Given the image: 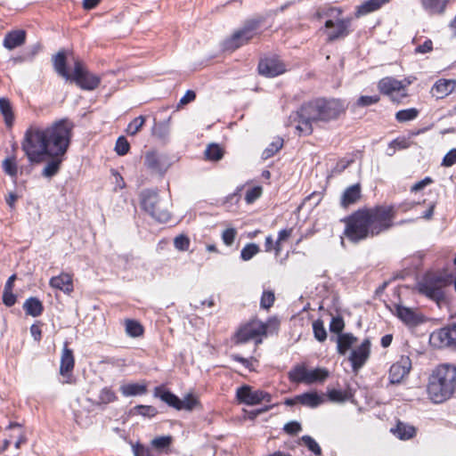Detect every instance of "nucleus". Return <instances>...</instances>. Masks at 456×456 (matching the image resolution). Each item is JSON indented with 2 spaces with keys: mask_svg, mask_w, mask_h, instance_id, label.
Returning <instances> with one entry per match:
<instances>
[{
  "mask_svg": "<svg viewBox=\"0 0 456 456\" xmlns=\"http://www.w3.org/2000/svg\"><path fill=\"white\" fill-rule=\"evenodd\" d=\"M341 11L335 7H322L320 8L316 12V17L318 19L325 18L327 19L325 21V27L330 28H333L335 22L338 20H340Z\"/></svg>",
  "mask_w": 456,
  "mask_h": 456,
  "instance_id": "nucleus-27",
  "label": "nucleus"
},
{
  "mask_svg": "<svg viewBox=\"0 0 456 456\" xmlns=\"http://www.w3.org/2000/svg\"><path fill=\"white\" fill-rule=\"evenodd\" d=\"M4 171L12 177L17 175V164L14 159H5L3 161Z\"/></svg>",
  "mask_w": 456,
  "mask_h": 456,
  "instance_id": "nucleus-52",
  "label": "nucleus"
},
{
  "mask_svg": "<svg viewBox=\"0 0 456 456\" xmlns=\"http://www.w3.org/2000/svg\"><path fill=\"white\" fill-rule=\"evenodd\" d=\"M418 115L419 110L416 108H410L397 111L395 114V118L398 122L403 123L414 120Z\"/></svg>",
  "mask_w": 456,
  "mask_h": 456,
  "instance_id": "nucleus-38",
  "label": "nucleus"
},
{
  "mask_svg": "<svg viewBox=\"0 0 456 456\" xmlns=\"http://www.w3.org/2000/svg\"><path fill=\"white\" fill-rule=\"evenodd\" d=\"M118 396L116 393L108 387H102L98 394L96 400L97 404H108L117 401Z\"/></svg>",
  "mask_w": 456,
  "mask_h": 456,
  "instance_id": "nucleus-36",
  "label": "nucleus"
},
{
  "mask_svg": "<svg viewBox=\"0 0 456 456\" xmlns=\"http://www.w3.org/2000/svg\"><path fill=\"white\" fill-rule=\"evenodd\" d=\"M145 123V118L143 116H139L134 118L126 127V134L128 135H135L142 127Z\"/></svg>",
  "mask_w": 456,
  "mask_h": 456,
  "instance_id": "nucleus-42",
  "label": "nucleus"
},
{
  "mask_svg": "<svg viewBox=\"0 0 456 456\" xmlns=\"http://www.w3.org/2000/svg\"><path fill=\"white\" fill-rule=\"evenodd\" d=\"M134 411L143 417H154L158 411L155 407L151 405H137L134 408Z\"/></svg>",
  "mask_w": 456,
  "mask_h": 456,
  "instance_id": "nucleus-49",
  "label": "nucleus"
},
{
  "mask_svg": "<svg viewBox=\"0 0 456 456\" xmlns=\"http://www.w3.org/2000/svg\"><path fill=\"white\" fill-rule=\"evenodd\" d=\"M433 183L432 178L427 176L424 179L417 182L411 187V192H418L422 191L424 188H426L428 185L431 184Z\"/></svg>",
  "mask_w": 456,
  "mask_h": 456,
  "instance_id": "nucleus-58",
  "label": "nucleus"
},
{
  "mask_svg": "<svg viewBox=\"0 0 456 456\" xmlns=\"http://www.w3.org/2000/svg\"><path fill=\"white\" fill-rule=\"evenodd\" d=\"M373 224H385L393 217V208L388 206H378L370 208Z\"/></svg>",
  "mask_w": 456,
  "mask_h": 456,
  "instance_id": "nucleus-26",
  "label": "nucleus"
},
{
  "mask_svg": "<svg viewBox=\"0 0 456 456\" xmlns=\"http://www.w3.org/2000/svg\"><path fill=\"white\" fill-rule=\"evenodd\" d=\"M370 343L365 339L360 346L354 349L349 356L353 370L357 371L365 363L370 355Z\"/></svg>",
  "mask_w": 456,
  "mask_h": 456,
  "instance_id": "nucleus-16",
  "label": "nucleus"
},
{
  "mask_svg": "<svg viewBox=\"0 0 456 456\" xmlns=\"http://www.w3.org/2000/svg\"><path fill=\"white\" fill-rule=\"evenodd\" d=\"M267 324L258 321L252 320L243 325L236 334L237 343H245L249 340H256V343L261 342V337L266 333Z\"/></svg>",
  "mask_w": 456,
  "mask_h": 456,
  "instance_id": "nucleus-10",
  "label": "nucleus"
},
{
  "mask_svg": "<svg viewBox=\"0 0 456 456\" xmlns=\"http://www.w3.org/2000/svg\"><path fill=\"white\" fill-rule=\"evenodd\" d=\"M53 67L55 71L66 80L71 78V75L66 69V57L64 53L59 52L53 57Z\"/></svg>",
  "mask_w": 456,
  "mask_h": 456,
  "instance_id": "nucleus-34",
  "label": "nucleus"
},
{
  "mask_svg": "<svg viewBox=\"0 0 456 456\" xmlns=\"http://www.w3.org/2000/svg\"><path fill=\"white\" fill-rule=\"evenodd\" d=\"M448 282V280L441 276L428 274L418 282L416 289L419 293L439 304L444 297L443 289Z\"/></svg>",
  "mask_w": 456,
  "mask_h": 456,
  "instance_id": "nucleus-5",
  "label": "nucleus"
},
{
  "mask_svg": "<svg viewBox=\"0 0 456 456\" xmlns=\"http://www.w3.org/2000/svg\"><path fill=\"white\" fill-rule=\"evenodd\" d=\"M75 360L72 351L68 348L67 343L64 344L60 364V374L63 377H69L74 368Z\"/></svg>",
  "mask_w": 456,
  "mask_h": 456,
  "instance_id": "nucleus-22",
  "label": "nucleus"
},
{
  "mask_svg": "<svg viewBox=\"0 0 456 456\" xmlns=\"http://www.w3.org/2000/svg\"><path fill=\"white\" fill-rule=\"evenodd\" d=\"M433 50V42L430 39H427L423 44L418 45L415 48V53L425 54L430 53Z\"/></svg>",
  "mask_w": 456,
  "mask_h": 456,
  "instance_id": "nucleus-61",
  "label": "nucleus"
},
{
  "mask_svg": "<svg viewBox=\"0 0 456 456\" xmlns=\"http://www.w3.org/2000/svg\"><path fill=\"white\" fill-rule=\"evenodd\" d=\"M391 432L400 440H409L416 435V428L410 424L398 421L396 426L391 428Z\"/></svg>",
  "mask_w": 456,
  "mask_h": 456,
  "instance_id": "nucleus-30",
  "label": "nucleus"
},
{
  "mask_svg": "<svg viewBox=\"0 0 456 456\" xmlns=\"http://www.w3.org/2000/svg\"><path fill=\"white\" fill-rule=\"evenodd\" d=\"M302 443L315 455H321L322 449L318 443L310 436H304L301 438Z\"/></svg>",
  "mask_w": 456,
  "mask_h": 456,
  "instance_id": "nucleus-45",
  "label": "nucleus"
},
{
  "mask_svg": "<svg viewBox=\"0 0 456 456\" xmlns=\"http://www.w3.org/2000/svg\"><path fill=\"white\" fill-rule=\"evenodd\" d=\"M328 396L332 402L342 403L346 400V395L341 390L332 389L329 391Z\"/></svg>",
  "mask_w": 456,
  "mask_h": 456,
  "instance_id": "nucleus-60",
  "label": "nucleus"
},
{
  "mask_svg": "<svg viewBox=\"0 0 456 456\" xmlns=\"http://www.w3.org/2000/svg\"><path fill=\"white\" fill-rule=\"evenodd\" d=\"M361 195L360 183L353 184L344 191L340 199V205L343 208H347L348 206L356 203L361 199Z\"/></svg>",
  "mask_w": 456,
  "mask_h": 456,
  "instance_id": "nucleus-25",
  "label": "nucleus"
},
{
  "mask_svg": "<svg viewBox=\"0 0 456 456\" xmlns=\"http://www.w3.org/2000/svg\"><path fill=\"white\" fill-rule=\"evenodd\" d=\"M154 395L176 410L192 411L200 406L198 397L193 394H187L183 399H180L171 392L157 387Z\"/></svg>",
  "mask_w": 456,
  "mask_h": 456,
  "instance_id": "nucleus-7",
  "label": "nucleus"
},
{
  "mask_svg": "<svg viewBox=\"0 0 456 456\" xmlns=\"http://www.w3.org/2000/svg\"><path fill=\"white\" fill-rule=\"evenodd\" d=\"M237 399L247 405H256L261 402H271V395L262 390H255L249 386H243L237 389Z\"/></svg>",
  "mask_w": 456,
  "mask_h": 456,
  "instance_id": "nucleus-12",
  "label": "nucleus"
},
{
  "mask_svg": "<svg viewBox=\"0 0 456 456\" xmlns=\"http://www.w3.org/2000/svg\"><path fill=\"white\" fill-rule=\"evenodd\" d=\"M3 301L5 305L12 306L16 302V296L12 293V290H4L3 294Z\"/></svg>",
  "mask_w": 456,
  "mask_h": 456,
  "instance_id": "nucleus-62",
  "label": "nucleus"
},
{
  "mask_svg": "<svg viewBox=\"0 0 456 456\" xmlns=\"http://www.w3.org/2000/svg\"><path fill=\"white\" fill-rule=\"evenodd\" d=\"M329 370L324 368L309 370L303 364H298L289 372V379L295 383H305L311 385L322 383L329 377Z\"/></svg>",
  "mask_w": 456,
  "mask_h": 456,
  "instance_id": "nucleus-6",
  "label": "nucleus"
},
{
  "mask_svg": "<svg viewBox=\"0 0 456 456\" xmlns=\"http://www.w3.org/2000/svg\"><path fill=\"white\" fill-rule=\"evenodd\" d=\"M345 110V103L338 99L318 98L303 104L289 119L296 123L298 135H308L314 130V124L336 119Z\"/></svg>",
  "mask_w": 456,
  "mask_h": 456,
  "instance_id": "nucleus-2",
  "label": "nucleus"
},
{
  "mask_svg": "<svg viewBox=\"0 0 456 456\" xmlns=\"http://www.w3.org/2000/svg\"><path fill=\"white\" fill-rule=\"evenodd\" d=\"M223 150L217 144H209L205 150V156L209 160L217 161L223 158Z\"/></svg>",
  "mask_w": 456,
  "mask_h": 456,
  "instance_id": "nucleus-40",
  "label": "nucleus"
},
{
  "mask_svg": "<svg viewBox=\"0 0 456 456\" xmlns=\"http://www.w3.org/2000/svg\"><path fill=\"white\" fill-rule=\"evenodd\" d=\"M356 338L351 334H342L338 338V351L345 354L346 351L355 343Z\"/></svg>",
  "mask_w": 456,
  "mask_h": 456,
  "instance_id": "nucleus-37",
  "label": "nucleus"
},
{
  "mask_svg": "<svg viewBox=\"0 0 456 456\" xmlns=\"http://www.w3.org/2000/svg\"><path fill=\"white\" fill-rule=\"evenodd\" d=\"M148 385L145 381L138 383L124 382L119 386V391L125 397L142 395L147 393Z\"/></svg>",
  "mask_w": 456,
  "mask_h": 456,
  "instance_id": "nucleus-20",
  "label": "nucleus"
},
{
  "mask_svg": "<svg viewBox=\"0 0 456 456\" xmlns=\"http://www.w3.org/2000/svg\"><path fill=\"white\" fill-rule=\"evenodd\" d=\"M429 342L434 347L444 348L456 344V327H445L431 333Z\"/></svg>",
  "mask_w": 456,
  "mask_h": 456,
  "instance_id": "nucleus-13",
  "label": "nucleus"
},
{
  "mask_svg": "<svg viewBox=\"0 0 456 456\" xmlns=\"http://www.w3.org/2000/svg\"><path fill=\"white\" fill-rule=\"evenodd\" d=\"M322 200V194L320 192H313L308 197H306L304 202L301 204L300 208L305 206L309 203L310 207L317 206Z\"/></svg>",
  "mask_w": 456,
  "mask_h": 456,
  "instance_id": "nucleus-57",
  "label": "nucleus"
},
{
  "mask_svg": "<svg viewBox=\"0 0 456 456\" xmlns=\"http://www.w3.org/2000/svg\"><path fill=\"white\" fill-rule=\"evenodd\" d=\"M49 284L53 289H59L68 295L70 294L74 289L72 276L67 273H61L57 276L52 277Z\"/></svg>",
  "mask_w": 456,
  "mask_h": 456,
  "instance_id": "nucleus-19",
  "label": "nucleus"
},
{
  "mask_svg": "<svg viewBox=\"0 0 456 456\" xmlns=\"http://www.w3.org/2000/svg\"><path fill=\"white\" fill-rule=\"evenodd\" d=\"M297 401L305 407L316 408L322 404L325 399L323 395H319L317 392H306L298 395Z\"/></svg>",
  "mask_w": 456,
  "mask_h": 456,
  "instance_id": "nucleus-29",
  "label": "nucleus"
},
{
  "mask_svg": "<svg viewBox=\"0 0 456 456\" xmlns=\"http://www.w3.org/2000/svg\"><path fill=\"white\" fill-rule=\"evenodd\" d=\"M175 248L179 251H186L190 247V239L184 234H180L174 240Z\"/></svg>",
  "mask_w": 456,
  "mask_h": 456,
  "instance_id": "nucleus-48",
  "label": "nucleus"
},
{
  "mask_svg": "<svg viewBox=\"0 0 456 456\" xmlns=\"http://www.w3.org/2000/svg\"><path fill=\"white\" fill-rule=\"evenodd\" d=\"M258 22L256 20L249 21L245 26L232 34V36L227 38L224 42V49L233 51L244 44H247L256 35Z\"/></svg>",
  "mask_w": 456,
  "mask_h": 456,
  "instance_id": "nucleus-9",
  "label": "nucleus"
},
{
  "mask_svg": "<svg viewBox=\"0 0 456 456\" xmlns=\"http://www.w3.org/2000/svg\"><path fill=\"white\" fill-rule=\"evenodd\" d=\"M283 145V140L281 138H276L272 142L269 146L263 151L262 157L266 159L273 157L277 151H279Z\"/></svg>",
  "mask_w": 456,
  "mask_h": 456,
  "instance_id": "nucleus-41",
  "label": "nucleus"
},
{
  "mask_svg": "<svg viewBox=\"0 0 456 456\" xmlns=\"http://www.w3.org/2000/svg\"><path fill=\"white\" fill-rule=\"evenodd\" d=\"M130 145L127 140L124 136L118 138L116 142L115 151L118 155L124 156L129 151Z\"/></svg>",
  "mask_w": 456,
  "mask_h": 456,
  "instance_id": "nucleus-50",
  "label": "nucleus"
},
{
  "mask_svg": "<svg viewBox=\"0 0 456 456\" xmlns=\"http://www.w3.org/2000/svg\"><path fill=\"white\" fill-rule=\"evenodd\" d=\"M456 163V148L452 149L444 157L442 165L444 167H452Z\"/></svg>",
  "mask_w": 456,
  "mask_h": 456,
  "instance_id": "nucleus-59",
  "label": "nucleus"
},
{
  "mask_svg": "<svg viewBox=\"0 0 456 456\" xmlns=\"http://www.w3.org/2000/svg\"><path fill=\"white\" fill-rule=\"evenodd\" d=\"M262 194V188L260 186H256L248 190L245 196V200L248 204L253 203L256 199H258Z\"/></svg>",
  "mask_w": 456,
  "mask_h": 456,
  "instance_id": "nucleus-55",
  "label": "nucleus"
},
{
  "mask_svg": "<svg viewBox=\"0 0 456 456\" xmlns=\"http://www.w3.org/2000/svg\"><path fill=\"white\" fill-rule=\"evenodd\" d=\"M70 79L85 90L95 89L101 81L99 77L89 73L80 61H75L74 72Z\"/></svg>",
  "mask_w": 456,
  "mask_h": 456,
  "instance_id": "nucleus-11",
  "label": "nucleus"
},
{
  "mask_svg": "<svg viewBox=\"0 0 456 456\" xmlns=\"http://www.w3.org/2000/svg\"><path fill=\"white\" fill-rule=\"evenodd\" d=\"M344 328V322L341 318H333L330 329L332 332L339 333Z\"/></svg>",
  "mask_w": 456,
  "mask_h": 456,
  "instance_id": "nucleus-63",
  "label": "nucleus"
},
{
  "mask_svg": "<svg viewBox=\"0 0 456 456\" xmlns=\"http://www.w3.org/2000/svg\"><path fill=\"white\" fill-rule=\"evenodd\" d=\"M449 0H420L422 9L429 15L444 13Z\"/></svg>",
  "mask_w": 456,
  "mask_h": 456,
  "instance_id": "nucleus-24",
  "label": "nucleus"
},
{
  "mask_svg": "<svg viewBox=\"0 0 456 456\" xmlns=\"http://www.w3.org/2000/svg\"><path fill=\"white\" fill-rule=\"evenodd\" d=\"M379 101V96L377 94L370 95V96L363 95L358 99L356 104L359 107H367V106L372 105L374 103H377Z\"/></svg>",
  "mask_w": 456,
  "mask_h": 456,
  "instance_id": "nucleus-54",
  "label": "nucleus"
},
{
  "mask_svg": "<svg viewBox=\"0 0 456 456\" xmlns=\"http://www.w3.org/2000/svg\"><path fill=\"white\" fill-rule=\"evenodd\" d=\"M274 302V294L272 291H264L261 297V306L263 308H269L273 305Z\"/></svg>",
  "mask_w": 456,
  "mask_h": 456,
  "instance_id": "nucleus-56",
  "label": "nucleus"
},
{
  "mask_svg": "<svg viewBox=\"0 0 456 456\" xmlns=\"http://www.w3.org/2000/svg\"><path fill=\"white\" fill-rule=\"evenodd\" d=\"M0 112L4 117L5 125L11 127L14 121V114L11 102L7 98H0Z\"/></svg>",
  "mask_w": 456,
  "mask_h": 456,
  "instance_id": "nucleus-33",
  "label": "nucleus"
},
{
  "mask_svg": "<svg viewBox=\"0 0 456 456\" xmlns=\"http://www.w3.org/2000/svg\"><path fill=\"white\" fill-rule=\"evenodd\" d=\"M390 0H367L358 6L356 15L362 16L379 10Z\"/></svg>",
  "mask_w": 456,
  "mask_h": 456,
  "instance_id": "nucleus-31",
  "label": "nucleus"
},
{
  "mask_svg": "<svg viewBox=\"0 0 456 456\" xmlns=\"http://www.w3.org/2000/svg\"><path fill=\"white\" fill-rule=\"evenodd\" d=\"M26 41V32L24 30H12L8 32L3 42V45L8 50H13L22 45Z\"/></svg>",
  "mask_w": 456,
  "mask_h": 456,
  "instance_id": "nucleus-23",
  "label": "nucleus"
},
{
  "mask_svg": "<svg viewBox=\"0 0 456 456\" xmlns=\"http://www.w3.org/2000/svg\"><path fill=\"white\" fill-rule=\"evenodd\" d=\"M258 247L256 244H248L242 248L240 256L244 261H248L258 252Z\"/></svg>",
  "mask_w": 456,
  "mask_h": 456,
  "instance_id": "nucleus-51",
  "label": "nucleus"
},
{
  "mask_svg": "<svg viewBox=\"0 0 456 456\" xmlns=\"http://www.w3.org/2000/svg\"><path fill=\"white\" fill-rule=\"evenodd\" d=\"M171 443H172V436H159V437L154 438L151 441V445L155 449L161 451V450H164V449L169 447Z\"/></svg>",
  "mask_w": 456,
  "mask_h": 456,
  "instance_id": "nucleus-44",
  "label": "nucleus"
},
{
  "mask_svg": "<svg viewBox=\"0 0 456 456\" xmlns=\"http://www.w3.org/2000/svg\"><path fill=\"white\" fill-rule=\"evenodd\" d=\"M369 236V230H344L340 235V242L342 247L346 248L347 244H356Z\"/></svg>",
  "mask_w": 456,
  "mask_h": 456,
  "instance_id": "nucleus-21",
  "label": "nucleus"
},
{
  "mask_svg": "<svg viewBox=\"0 0 456 456\" xmlns=\"http://www.w3.org/2000/svg\"><path fill=\"white\" fill-rule=\"evenodd\" d=\"M370 225L373 222L370 208H362L349 216L346 228H368Z\"/></svg>",
  "mask_w": 456,
  "mask_h": 456,
  "instance_id": "nucleus-17",
  "label": "nucleus"
},
{
  "mask_svg": "<svg viewBox=\"0 0 456 456\" xmlns=\"http://www.w3.org/2000/svg\"><path fill=\"white\" fill-rule=\"evenodd\" d=\"M411 369V361L410 357L403 355L400 359L392 364L388 373V379L391 384L401 383L409 374Z\"/></svg>",
  "mask_w": 456,
  "mask_h": 456,
  "instance_id": "nucleus-14",
  "label": "nucleus"
},
{
  "mask_svg": "<svg viewBox=\"0 0 456 456\" xmlns=\"http://www.w3.org/2000/svg\"><path fill=\"white\" fill-rule=\"evenodd\" d=\"M72 128L70 121L61 119L45 127L33 125L26 130L21 149L28 161L40 163L45 157L51 158L42 170L43 176L51 178L59 172L70 143Z\"/></svg>",
  "mask_w": 456,
  "mask_h": 456,
  "instance_id": "nucleus-1",
  "label": "nucleus"
},
{
  "mask_svg": "<svg viewBox=\"0 0 456 456\" xmlns=\"http://www.w3.org/2000/svg\"><path fill=\"white\" fill-rule=\"evenodd\" d=\"M411 84L409 80H397L391 77L382 78L379 82V91L389 96L394 102H400L407 96V86Z\"/></svg>",
  "mask_w": 456,
  "mask_h": 456,
  "instance_id": "nucleus-8",
  "label": "nucleus"
},
{
  "mask_svg": "<svg viewBox=\"0 0 456 456\" xmlns=\"http://www.w3.org/2000/svg\"><path fill=\"white\" fill-rule=\"evenodd\" d=\"M407 147H408V144L405 142V140L395 139L389 143V146L387 151V154L388 156H392L395 154L396 149H405Z\"/></svg>",
  "mask_w": 456,
  "mask_h": 456,
  "instance_id": "nucleus-53",
  "label": "nucleus"
},
{
  "mask_svg": "<svg viewBox=\"0 0 456 456\" xmlns=\"http://www.w3.org/2000/svg\"><path fill=\"white\" fill-rule=\"evenodd\" d=\"M456 387V368L450 364L437 366L428 379V395L435 403L451 398Z\"/></svg>",
  "mask_w": 456,
  "mask_h": 456,
  "instance_id": "nucleus-3",
  "label": "nucleus"
},
{
  "mask_svg": "<svg viewBox=\"0 0 456 456\" xmlns=\"http://www.w3.org/2000/svg\"><path fill=\"white\" fill-rule=\"evenodd\" d=\"M313 330H314V337L317 340L322 342L326 339L327 333L324 329L322 322H321L319 320L314 321L313 323Z\"/></svg>",
  "mask_w": 456,
  "mask_h": 456,
  "instance_id": "nucleus-47",
  "label": "nucleus"
},
{
  "mask_svg": "<svg viewBox=\"0 0 456 456\" xmlns=\"http://www.w3.org/2000/svg\"><path fill=\"white\" fill-rule=\"evenodd\" d=\"M284 430L288 434H297L301 430V425L297 421H290L284 426Z\"/></svg>",
  "mask_w": 456,
  "mask_h": 456,
  "instance_id": "nucleus-64",
  "label": "nucleus"
},
{
  "mask_svg": "<svg viewBox=\"0 0 456 456\" xmlns=\"http://www.w3.org/2000/svg\"><path fill=\"white\" fill-rule=\"evenodd\" d=\"M23 308L28 315L33 317L39 316L44 309L41 301L37 297L28 298L23 304Z\"/></svg>",
  "mask_w": 456,
  "mask_h": 456,
  "instance_id": "nucleus-32",
  "label": "nucleus"
},
{
  "mask_svg": "<svg viewBox=\"0 0 456 456\" xmlns=\"http://www.w3.org/2000/svg\"><path fill=\"white\" fill-rule=\"evenodd\" d=\"M395 314L409 326H415L422 322V316L416 310L403 305H396Z\"/></svg>",
  "mask_w": 456,
  "mask_h": 456,
  "instance_id": "nucleus-18",
  "label": "nucleus"
},
{
  "mask_svg": "<svg viewBox=\"0 0 456 456\" xmlns=\"http://www.w3.org/2000/svg\"><path fill=\"white\" fill-rule=\"evenodd\" d=\"M284 64L275 57L262 59L258 64V71L267 77H273L285 72Z\"/></svg>",
  "mask_w": 456,
  "mask_h": 456,
  "instance_id": "nucleus-15",
  "label": "nucleus"
},
{
  "mask_svg": "<svg viewBox=\"0 0 456 456\" xmlns=\"http://www.w3.org/2000/svg\"><path fill=\"white\" fill-rule=\"evenodd\" d=\"M456 88V80L439 79L432 87L434 94L437 98H444L453 92Z\"/></svg>",
  "mask_w": 456,
  "mask_h": 456,
  "instance_id": "nucleus-28",
  "label": "nucleus"
},
{
  "mask_svg": "<svg viewBox=\"0 0 456 456\" xmlns=\"http://www.w3.org/2000/svg\"><path fill=\"white\" fill-rule=\"evenodd\" d=\"M141 206L144 211L160 223L167 222L170 218L168 210L164 207L157 191L143 190L140 194Z\"/></svg>",
  "mask_w": 456,
  "mask_h": 456,
  "instance_id": "nucleus-4",
  "label": "nucleus"
},
{
  "mask_svg": "<svg viewBox=\"0 0 456 456\" xmlns=\"http://www.w3.org/2000/svg\"><path fill=\"white\" fill-rule=\"evenodd\" d=\"M170 133V118L158 124L153 129V134L159 138L165 139Z\"/></svg>",
  "mask_w": 456,
  "mask_h": 456,
  "instance_id": "nucleus-43",
  "label": "nucleus"
},
{
  "mask_svg": "<svg viewBox=\"0 0 456 456\" xmlns=\"http://www.w3.org/2000/svg\"><path fill=\"white\" fill-rule=\"evenodd\" d=\"M349 24V20H338L333 26L335 29L329 32V40L333 41L339 37H346L348 34Z\"/></svg>",
  "mask_w": 456,
  "mask_h": 456,
  "instance_id": "nucleus-35",
  "label": "nucleus"
},
{
  "mask_svg": "<svg viewBox=\"0 0 456 456\" xmlns=\"http://www.w3.org/2000/svg\"><path fill=\"white\" fill-rule=\"evenodd\" d=\"M144 164L148 168L153 171H158L159 169V157L155 152L146 153Z\"/></svg>",
  "mask_w": 456,
  "mask_h": 456,
  "instance_id": "nucleus-46",
  "label": "nucleus"
},
{
  "mask_svg": "<svg viewBox=\"0 0 456 456\" xmlns=\"http://www.w3.org/2000/svg\"><path fill=\"white\" fill-rule=\"evenodd\" d=\"M126 332L130 337H140L143 333L142 326L136 321L126 320Z\"/></svg>",
  "mask_w": 456,
  "mask_h": 456,
  "instance_id": "nucleus-39",
  "label": "nucleus"
}]
</instances>
